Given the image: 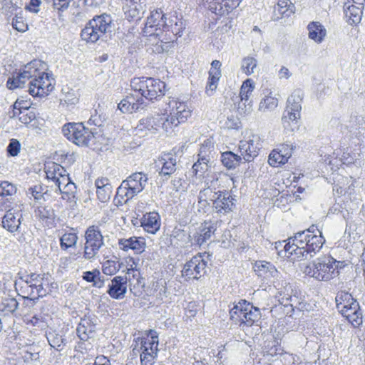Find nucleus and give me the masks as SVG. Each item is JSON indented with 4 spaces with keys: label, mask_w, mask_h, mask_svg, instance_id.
Listing matches in <instances>:
<instances>
[{
    "label": "nucleus",
    "mask_w": 365,
    "mask_h": 365,
    "mask_svg": "<svg viewBox=\"0 0 365 365\" xmlns=\"http://www.w3.org/2000/svg\"><path fill=\"white\" fill-rule=\"evenodd\" d=\"M166 111L168 120L172 127H176L179 124L184 123L191 115L192 110L186 102L180 101L178 98H171L167 103Z\"/></svg>",
    "instance_id": "f8f14e48"
},
{
    "label": "nucleus",
    "mask_w": 365,
    "mask_h": 365,
    "mask_svg": "<svg viewBox=\"0 0 365 365\" xmlns=\"http://www.w3.org/2000/svg\"><path fill=\"white\" fill-rule=\"evenodd\" d=\"M214 207L218 213L225 215L227 212L228 200L225 196L222 198L219 197L214 201Z\"/></svg>",
    "instance_id": "6e6d98bb"
},
{
    "label": "nucleus",
    "mask_w": 365,
    "mask_h": 365,
    "mask_svg": "<svg viewBox=\"0 0 365 365\" xmlns=\"http://www.w3.org/2000/svg\"><path fill=\"white\" fill-rule=\"evenodd\" d=\"M261 318V312L259 308L253 307L250 304V307L245 312V316L242 323L251 326L255 322H258Z\"/></svg>",
    "instance_id": "a19ab883"
},
{
    "label": "nucleus",
    "mask_w": 365,
    "mask_h": 365,
    "mask_svg": "<svg viewBox=\"0 0 365 365\" xmlns=\"http://www.w3.org/2000/svg\"><path fill=\"white\" fill-rule=\"evenodd\" d=\"M151 345L152 349L155 346L158 349V334L155 330H149V334L147 338L138 337L134 340L132 344L133 355L143 354H151L150 347Z\"/></svg>",
    "instance_id": "2eb2a0df"
},
{
    "label": "nucleus",
    "mask_w": 365,
    "mask_h": 365,
    "mask_svg": "<svg viewBox=\"0 0 365 365\" xmlns=\"http://www.w3.org/2000/svg\"><path fill=\"white\" fill-rule=\"evenodd\" d=\"M53 182L58 191L63 194L69 195L70 193H73L76 189V185L71 182L66 170H65V173Z\"/></svg>",
    "instance_id": "2f4dec72"
},
{
    "label": "nucleus",
    "mask_w": 365,
    "mask_h": 365,
    "mask_svg": "<svg viewBox=\"0 0 365 365\" xmlns=\"http://www.w3.org/2000/svg\"><path fill=\"white\" fill-rule=\"evenodd\" d=\"M47 339L51 346L56 350H59L61 349L64 341L62 336L53 332H50L47 334Z\"/></svg>",
    "instance_id": "864d4df0"
},
{
    "label": "nucleus",
    "mask_w": 365,
    "mask_h": 365,
    "mask_svg": "<svg viewBox=\"0 0 365 365\" xmlns=\"http://www.w3.org/2000/svg\"><path fill=\"white\" fill-rule=\"evenodd\" d=\"M40 4L41 0H31L29 5L27 6L26 9H29V11L37 13L38 11V9L36 8L38 7Z\"/></svg>",
    "instance_id": "774afa93"
},
{
    "label": "nucleus",
    "mask_w": 365,
    "mask_h": 365,
    "mask_svg": "<svg viewBox=\"0 0 365 365\" xmlns=\"http://www.w3.org/2000/svg\"><path fill=\"white\" fill-rule=\"evenodd\" d=\"M241 127V122L237 120L233 123L232 129L230 130V136L233 137L235 140H239L240 143L237 150H239L241 153L240 155L235 153L230 147V170L236 168L240 164L242 156L246 162L252 160L258 155V151L260 148L259 137L258 135H252L249 136L247 140L241 139L242 132L239 130Z\"/></svg>",
    "instance_id": "39448f33"
},
{
    "label": "nucleus",
    "mask_w": 365,
    "mask_h": 365,
    "mask_svg": "<svg viewBox=\"0 0 365 365\" xmlns=\"http://www.w3.org/2000/svg\"><path fill=\"white\" fill-rule=\"evenodd\" d=\"M28 193L36 200H41L43 196V188L41 185H35L29 188Z\"/></svg>",
    "instance_id": "052dcab7"
},
{
    "label": "nucleus",
    "mask_w": 365,
    "mask_h": 365,
    "mask_svg": "<svg viewBox=\"0 0 365 365\" xmlns=\"http://www.w3.org/2000/svg\"><path fill=\"white\" fill-rule=\"evenodd\" d=\"M118 244L120 250L125 252L131 250L136 254L142 253L145 247V239L137 237L119 239Z\"/></svg>",
    "instance_id": "412c9836"
},
{
    "label": "nucleus",
    "mask_w": 365,
    "mask_h": 365,
    "mask_svg": "<svg viewBox=\"0 0 365 365\" xmlns=\"http://www.w3.org/2000/svg\"><path fill=\"white\" fill-rule=\"evenodd\" d=\"M257 61L251 56L245 57L242 61V69L243 72L250 76L255 72V69L257 68Z\"/></svg>",
    "instance_id": "49530a36"
},
{
    "label": "nucleus",
    "mask_w": 365,
    "mask_h": 365,
    "mask_svg": "<svg viewBox=\"0 0 365 365\" xmlns=\"http://www.w3.org/2000/svg\"><path fill=\"white\" fill-rule=\"evenodd\" d=\"M133 93L123 98L118 106L123 113H134L147 106L145 100L153 101L165 95V83L159 79L140 77L130 81Z\"/></svg>",
    "instance_id": "f03ea898"
},
{
    "label": "nucleus",
    "mask_w": 365,
    "mask_h": 365,
    "mask_svg": "<svg viewBox=\"0 0 365 365\" xmlns=\"http://www.w3.org/2000/svg\"><path fill=\"white\" fill-rule=\"evenodd\" d=\"M185 29V24L181 18L157 9L148 16L143 33L150 37L153 51L162 53L173 47L174 41L182 36Z\"/></svg>",
    "instance_id": "f257e3e1"
},
{
    "label": "nucleus",
    "mask_w": 365,
    "mask_h": 365,
    "mask_svg": "<svg viewBox=\"0 0 365 365\" xmlns=\"http://www.w3.org/2000/svg\"><path fill=\"white\" fill-rule=\"evenodd\" d=\"M214 143L212 139L207 138L202 143L198 153V160L192 165V173L197 175L198 173H203L207 168V163L209 162V156L211 153Z\"/></svg>",
    "instance_id": "dca6fc26"
},
{
    "label": "nucleus",
    "mask_w": 365,
    "mask_h": 365,
    "mask_svg": "<svg viewBox=\"0 0 365 365\" xmlns=\"http://www.w3.org/2000/svg\"><path fill=\"white\" fill-rule=\"evenodd\" d=\"M335 300L336 309L339 312L352 306L354 303L358 302L354 299L351 294L344 291L339 292L336 296Z\"/></svg>",
    "instance_id": "f704fd0d"
},
{
    "label": "nucleus",
    "mask_w": 365,
    "mask_h": 365,
    "mask_svg": "<svg viewBox=\"0 0 365 365\" xmlns=\"http://www.w3.org/2000/svg\"><path fill=\"white\" fill-rule=\"evenodd\" d=\"M278 106V99L275 97L268 96L262 99L259 106V110L262 112L271 111Z\"/></svg>",
    "instance_id": "37998d69"
},
{
    "label": "nucleus",
    "mask_w": 365,
    "mask_h": 365,
    "mask_svg": "<svg viewBox=\"0 0 365 365\" xmlns=\"http://www.w3.org/2000/svg\"><path fill=\"white\" fill-rule=\"evenodd\" d=\"M293 146L292 145L289 144H283L280 146V148L276 149L277 151L280 152L281 154L283 155V157L285 158L287 161H288L289 158L292 155L293 151Z\"/></svg>",
    "instance_id": "bf43d9fd"
},
{
    "label": "nucleus",
    "mask_w": 365,
    "mask_h": 365,
    "mask_svg": "<svg viewBox=\"0 0 365 365\" xmlns=\"http://www.w3.org/2000/svg\"><path fill=\"white\" fill-rule=\"evenodd\" d=\"M231 101L232 102L231 104L232 110L236 112L237 119L236 120H233L231 123H230V130L232 129L233 123L239 120L238 115L244 116L250 113L252 111V102L250 100L245 101L242 99V97L235 94L231 98Z\"/></svg>",
    "instance_id": "4be33fe9"
},
{
    "label": "nucleus",
    "mask_w": 365,
    "mask_h": 365,
    "mask_svg": "<svg viewBox=\"0 0 365 365\" xmlns=\"http://www.w3.org/2000/svg\"><path fill=\"white\" fill-rule=\"evenodd\" d=\"M120 268V262L114 260H107L102 265L103 272L110 276L115 274Z\"/></svg>",
    "instance_id": "09e8293b"
},
{
    "label": "nucleus",
    "mask_w": 365,
    "mask_h": 365,
    "mask_svg": "<svg viewBox=\"0 0 365 365\" xmlns=\"http://www.w3.org/2000/svg\"><path fill=\"white\" fill-rule=\"evenodd\" d=\"M19 303L13 297L4 298L0 303V312L4 315L14 313L18 308Z\"/></svg>",
    "instance_id": "58836bf2"
},
{
    "label": "nucleus",
    "mask_w": 365,
    "mask_h": 365,
    "mask_svg": "<svg viewBox=\"0 0 365 365\" xmlns=\"http://www.w3.org/2000/svg\"><path fill=\"white\" fill-rule=\"evenodd\" d=\"M22 358L26 363H29L33 361H37L39 358L38 353H32L30 351H26L22 356Z\"/></svg>",
    "instance_id": "0e129e2a"
},
{
    "label": "nucleus",
    "mask_w": 365,
    "mask_h": 365,
    "mask_svg": "<svg viewBox=\"0 0 365 365\" xmlns=\"http://www.w3.org/2000/svg\"><path fill=\"white\" fill-rule=\"evenodd\" d=\"M78 102V98L76 92L73 90H70L63 93V96L61 98V104L64 106L69 108L73 106Z\"/></svg>",
    "instance_id": "a18cd8bd"
},
{
    "label": "nucleus",
    "mask_w": 365,
    "mask_h": 365,
    "mask_svg": "<svg viewBox=\"0 0 365 365\" xmlns=\"http://www.w3.org/2000/svg\"><path fill=\"white\" fill-rule=\"evenodd\" d=\"M29 106L27 104L26 102L24 101H16V103L14 104V108L13 110L20 111V110H29Z\"/></svg>",
    "instance_id": "338daca9"
},
{
    "label": "nucleus",
    "mask_w": 365,
    "mask_h": 365,
    "mask_svg": "<svg viewBox=\"0 0 365 365\" xmlns=\"http://www.w3.org/2000/svg\"><path fill=\"white\" fill-rule=\"evenodd\" d=\"M21 218V210L10 209L3 217L2 225L10 232H19Z\"/></svg>",
    "instance_id": "a211bd4d"
},
{
    "label": "nucleus",
    "mask_w": 365,
    "mask_h": 365,
    "mask_svg": "<svg viewBox=\"0 0 365 365\" xmlns=\"http://www.w3.org/2000/svg\"><path fill=\"white\" fill-rule=\"evenodd\" d=\"M111 17L103 14L94 16L86 25L81 32L82 40L88 43H96L108 32H111Z\"/></svg>",
    "instance_id": "6e6552de"
},
{
    "label": "nucleus",
    "mask_w": 365,
    "mask_h": 365,
    "mask_svg": "<svg viewBox=\"0 0 365 365\" xmlns=\"http://www.w3.org/2000/svg\"><path fill=\"white\" fill-rule=\"evenodd\" d=\"M25 320L28 324H31L39 328H43L46 325V315L41 313L39 314H34L31 318L26 317Z\"/></svg>",
    "instance_id": "603ef678"
},
{
    "label": "nucleus",
    "mask_w": 365,
    "mask_h": 365,
    "mask_svg": "<svg viewBox=\"0 0 365 365\" xmlns=\"http://www.w3.org/2000/svg\"><path fill=\"white\" fill-rule=\"evenodd\" d=\"M96 195L101 202H105L110 200L113 192V186L108 178L101 177L96 180Z\"/></svg>",
    "instance_id": "b1692460"
},
{
    "label": "nucleus",
    "mask_w": 365,
    "mask_h": 365,
    "mask_svg": "<svg viewBox=\"0 0 365 365\" xmlns=\"http://www.w3.org/2000/svg\"><path fill=\"white\" fill-rule=\"evenodd\" d=\"M216 231L215 225L210 222H205L200 227L199 232L195 236V242L199 245H202L210 240Z\"/></svg>",
    "instance_id": "7c9ffc66"
},
{
    "label": "nucleus",
    "mask_w": 365,
    "mask_h": 365,
    "mask_svg": "<svg viewBox=\"0 0 365 365\" xmlns=\"http://www.w3.org/2000/svg\"><path fill=\"white\" fill-rule=\"evenodd\" d=\"M43 63L38 60H34L27 63L21 71L16 76L9 78L6 86L10 90L24 87L27 81L29 91L33 96H47L54 88V80L48 73L40 68Z\"/></svg>",
    "instance_id": "7ed1b4c3"
},
{
    "label": "nucleus",
    "mask_w": 365,
    "mask_h": 365,
    "mask_svg": "<svg viewBox=\"0 0 365 365\" xmlns=\"http://www.w3.org/2000/svg\"><path fill=\"white\" fill-rule=\"evenodd\" d=\"M207 261L200 254L187 262L182 270V276L187 279H199L207 273Z\"/></svg>",
    "instance_id": "ddd939ff"
},
{
    "label": "nucleus",
    "mask_w": 365,
    "mask_h": 365,
    "mask_svg": "<svg viewBox=\"0 0 365 365\" xmlns=\"http://www.w3.org/2000/svg\"><path fill=\"white\" fill-rule=\"evenodd\" d=\"M143 229L151 234H155L160 227V216L155 212L145 214L140 220Z\"/></svg>",
    "instance_id": "bb28decb"
},
{
    "label": "nucleus",
    "mask_w": 365,
    "mask_h": 365,
    "mask_svg": "<svg viewBox=\"0 0 365 365\" xmlns=\"http://www.w3.org/2000/svg\"><path fill=\"white\" fill-rule=\"evenodd\" d=\"M363 6L364 4L351 3L349 0H347V2L344 3V13L346 18H348L350 21V24H357L361 21L363 13Z\"/></svg>",
    "instance_id": "cd10ccee"
},
{
    "label": "nucleus",
    "mask_w": 365,
    "mask_h": 365,
    "mask_svg": "<svg viewBox=\"0 0 365 365\" xmlns=\"http://www.w3.org/2000/svg\"><path fill=\"white\" fill-rule=\"evenodd\" d=\"M40 220L45 222L48 225L52 224L55 219V212L50 206L39 207L36 211Z\"/></svg>",
    "instance_id": "4c0bfd02"
},
{
    "label": "nucleus",
    "mask_w": 365,
    "mask_h": 365,
    "mask_svg": "<svg viewBox=\"0 0 365 365\" xmlns=\"http://www.w3.org/2000/svg\"><path fill=\"white\" fill-rule=\"evenodd\" d=\"M19 291L24 299L34 302L46 295L41 294L38 285L30 282L28 280V278H24V279H23V283L20 286Z\"/></svg>",
    "instance_id": "393cba45"
},
{
    "label": "nucleus",
    "mask_w": 365,
    "mask_h": 365,
    "mask_svg": "<svg viewBox=\"0 0 365 365\" xmlns=\"http://www.w3.org/2000/svg\"><path fill=\"white\" fill-rule=\"evenodd\" d=\"M96 130V128L89 130L82 123H68L62 127V133L68 140L82 146L96 143L98 135Z\"/></svg>",
    "instance_id": "1a4fd4ad"
},
{
    "label": "nucleus",
    "mask_w": 365,
    "mask_h": 365,
    "mask_svg": "<svg viewBox=\"0 0 365 365\" xmlns=\"http://www.w3.org/2000/svg\"><path fill=\"white\" fill-rule=\"evenodd\" d=\"M220 66L221 63L219 61L215 60L212 62L206 86V93L208 96H211L217 88V81L221 76Z\"/></svg>",
    "instance_id": "a878e982"
},
{
    "label": "nucleus",
    "mask_w": 365,
    "mask_h": 365,
    "mask_svg": "<svg viewBox=\"0 0 365 365\" xmlns=\"http://www.w3.org/2000/svg\"><path fill=\"white\" fill-rule=\"evenodd\" d=\"M65 168L61 165L54 162H48L45 164L44 170L46 178L55 182L63 173H65Z\"/></svg>",
    "instance_id": "c9c22d12"
},
{
    "label": "nucleus",
    "mask_w": 365,
    "mask_h": 365,
    "mask_svg": "<svg viewBox=\"0 0 365 365\" xmlns=\"http://www.w3.org/2000/svg\"><path fill=\"white\" fill-rule=\"evenodd\" d=\"M325 240L322 232L312 225L307 230L297 232L288 239L284 251L291 260L299 261L313 257L322 247Z\"/></svg>",
    "instance_id": "20e7f679"
},
{
    "label": "nucleus",
    "mask_w": 365,
    "mask_h": 365,
    "mask_svg": "<svg viewBox=\"0 0 365 365\" xmlns=\"http://www.w3.org/2000/svg\"><path fill=\"white\" fill-rule=\"evenodd\" d=\"M303 92L301 90L294 91L287 101L286 109L282 117V123L284 128L287 129L290 122L297 124V120L300 118Z\"/></svg>",
    "instance_id": "9b49d317"
},
{
    "label": "nucleus",
    "mask_w": 365,
    "mask_h": 365,
    "mask_svg": "<svg viewBox=\"0 0 365 365\" xmlns=\"http://www.w3.org/2000/svg\"><path fill=\"white\" fill-rule=\"evenodd\" d=\"M176 156L173 154H164L158 160V164L161 165V170L159 172V175L165 178L164 180H168V178L176 170Z\"/></svg>",
    "instance_id": "5701e85b"
},
{
    "label": "nucleus",
    "mask_w": 365,
    "mask_h": 365,
    "mask_svg": "<svg viewBox=\"0 0 365 365\" xmlns=\"http://www.w3.org/2000/svg\"><path fill=\"white\" fill-rule=\"evenodd\" d=\"M21 144L16 139H11L7 146L8 154L11 156H16L20 150Z\"/></svg>",
    "instance_id": "4d7b16f0"
},
{
    "label": "nucleus",
    "mask_w": 365,
    "mask_h": 365,
    "mask_svg": "<svg viewBox=\"0 0 365 365\" xmlns=\"http://www.w3.org/2000/svg\"><path fill=\"white\" fill-rule=\"evenodd\" d=\"M255 88V82L248 78L245 80L241 86L240 92L237 95L242 98L245 101H248L250 96L252 94Z\"/></svg>",
    "instance_id": "c03bdc74"
},
{
    "label": "nucleus",
    "mask_w": 365,
    "mask_h": 365,
    "mask_svg": "<svg viewBox=\"0 0 365 365\" xmlns=\"http://www.w3.org/2000/svg\"><path fill=\"white\" fill-rule=\"evenodd\" d=\"M13 117L18 116L19 120L24 124H29L32 120H34L36 115L35 112L33 110H13Z\"/></svg>",
    "instance_id": "de8ad7c7"
},
{
    "label": "nucleus",
    "mask_w": 365,
    "mask_h": 365,
    "mask_svg": "<svg viewBox=\"0 0 365 365\" xmlns=\"http://www.w3.org/2000/svg\"><path fill=\"white\" fill-rule=\"evenodd\" d=\"M24 278H28V280L30 282H32L35 284L36 285H38V289L40 292H41V294H47L48 287L49 284V279L48 274L43 273V274H37V273H31L29 274H27L24 277Z\"/></svg>",
    "instance_id": "473e14b6"
},
{
    "label": "nucleus",
    "mask_w": 365,
    "mask_h": 365,
    "mask_svg": "<svg viewBox=\"0 0 365 365\" xmlns=\"http://www.w3.org/2000/svg\"><path fill=\"white\" fill-rule=\"evenodd\" d=\"M78 235L74 232H66L60 238L61 250H66L76 246L78 241Z\"/></svg>",
    "instance_id": "ea45409f"
},
{
    "label": "nucleus",
    "mask_w": 365,
    "mask_h": 365,
    "mask_svg": "<svg viewBox=\"0 0 365 365\" xmlns=\"http://www.w3.org/2000/svg\"><path fill=\"white\" fill-rule=\"evenodd\" d=\"M71 0H53V5L54 8L58 10H64L68 7Z\"/></svg>",
    "instance_id": "69168bd1"
},
{
    "label": "nucleus",
    "mask_w": 365,
    "mask_h": 365,
    "mask_svg": "<svg viewBox=\"0 0 365 365\" xmlns=\"http://www.w3.org/2000/svg\"><path fill=\"white\" fill-rule=\"evenodd\" d=\"M151 345L150 347V353L151 354H140V362L142 365H153L154 363V359L155 356H157L158 353V349H155V346H153V349H152Z\"/></svg>",
    "instance_id": "5fc2aeb1"
},
{
    "label": "nucleus",
    "mask_w": 365,
    "mask_h": 365,
    "mask_svg": "<svg viewBox=\"0 0 365 365\" xmlns=\"http://www.w3.org/2000/svg\"><path fill=\"white\" fill-rule=\"evenodd\" d=\"M16 192V186L8 181H0V197L12 196Z\"/></svg>",
    "instance_id": "3c124183"
},
{
    "label": "nucleus",
    "mask_w": 365,
    "mask_h": 365,
    "mask_svg": "<svg viewBox=\"0 0 365 365\" xmlns=\"http://www.w3.org/2000/svg\"><path fill=\"white\" fill-rule=\"evenodd\" d=\"M139 277V271L135 268L130 267L127 269V272L124 279H126V282H129L130 283L135 279L137 281V283H138Z\"/></svg>",
    "instance_id": "13d9d810"
},
{
    "label": "nucleus",
    "mask_w": 365,
    "mask_h": 365,
    "mask_svg": "<svg viewBox=\"0 0 365 365\" xmlns=\"http://www.w3.org/2000/svg\"><path fill=\"white\" fill-rule=\"evenodd\" d=\"M250 307V303L246 300L242 299L230 310V319L235 322H242L245 316V312Z\"/></svg>",
    "instance_id": "72a5a7b5"
},
{
    "label": "nucleus",
    "mask_w": 365,
    "mask_h": 365,
    "mask_svg": "<svg viewBox=\"0 0 365 365\" xmlns=\"http://www.w3.org/2000/svg\"><path fill=\"white\" fill-rule=\"evenodd\" d=\"M96 275H99V271L97 269H94L93 271H87L83 272V279L88 282H93Z\"/></svg>",
    "instance_id": "e2e57ef3"
},
{
    "label": "nucleus",
    "mask_w": 365,
    "mask_h": 365,
    "mask_svg": "<svg viewBox=\"0 0 365 365\" xmlns=\"http://www.w3.org/2000/svg\"><path fill=\"white\" fill-rule=\"evenodd\" d=\"M254 270L259 277L272 282H274V279H277L279 274L275 267L266 261L257 262Z\"/></svg>",
    "instance_id": "f3484780"
},
{
    "label": "nucleus",
    "mask_w": 365,
    "mask_h": 365,
    "mask_svg": "<svg viewBox=\"0 0 365 365\" xmlns=\"http://www.w3.org/2000/svg\"><path fill=\"white\" fill-rule=\"evenodd\" d=\"M287 162L283 155L277 150H272L269 155L268 163L272 167H279L285 164Z\"/></svg>",
    "instance_id": "8fccbe9b"
},
{
    "label": "nucleus",
    "mask_w": 365,
    "mask_h": 365,
    "mask_svg": "<svg viewBox=\"0 0 365 365\" xmlns=\"http://www.w3.org/2000/svg\"><path fill=\"white\" fill-rule=\"evenodd\" d=\"M127 282L123 277L116 276L111 279L107 293L114 299H122L127 292Z\"/></svg>",
    "instance_id": "aec40b11"
},
{
    "label": "nucleus",
    "mask_w": 365,
    "mask_h": 365,
    "mask_svg": "<svg viewBox=\"0 0 365 365\" xmlns=\"http://www.w3.org/2000/svg\"><path fill=\"white\" fill-rule=\"evenodd\" d=\"M339 262L330 256L319 257L307 265L303 272L319 281H329L338 273Z\"/></svg>",
    "instance_id": "423d86ee"
},
{
    "label": "nucleus",
    "mask_w": 365,
    "mask_h": 365,
    "mask_svg": "<svg viewBox=\"0 0 365 365\" xmlns=\"http://www.w3.org/2000/svg\"><path fill=\"white\" fill-rule=\"evenodd\" d=\"M210 7L217 15L225 16L228 14L227 0H214L210 3Z\"/></svg>",
    "instance_id": "79ce46f5"
},
{
    "label": "nucleus",
    "mask_w": 365,
    "mask_h": 365,
    "mask_svg": "<svg viewBox=\"0 0 365 365\" xmlns=\"http://www.w3.org/2000/svg\"><path fill=\"white\" fill-rule=\"evenodd\" d=\"M96 318L91 316H85L79 322L76 333L82 341H87L94 333L96 329Z\"/></svg>",
    "instance_id": "6ab92c4d"
},
{
    "label": "nucleus",
    "mask_w": 365,
    "mask_h": 365,
    "mask_svg": "<svg viewBox=\"0 0 365 365\" xmlns=\"http://www.w3.org/2000/svg\"><path fill=\"white\" fill-rule=\"evenodd\" d=\"M12 26L14 29L24 32L27 29V24H24L21 19L16 18L13 19Z\"/></svg>",
    "instance_id": "680f3d73"
},
{
    "label": "nucleus",
    "mask_w": 365,
    "mask_h": 365,
    "mask_svg": "<svg viewBox=\"0 0 365 365\" xmlns=\"http://www.w3.org/2000/svg\"><path fill=\"white\" fill-rule=\"evenodd\" d=\"M309 38L317 43H322L327 36V30L319 22L312 21L307 26Z\"/></svg>",
    "instance_id": "c756f323"
},
{
    "label": "nucleus",
    "mask_w": 365,
    "mask_h": 365,
    "mask_svg": "<svg viewBox=\"0 0 365 365\" xmlns=\"http://www.w3.org/2000/svg\"><path fill=\"white\" fill-rule=\"evenodd\" d=\"M148 177L143 173H135L123 180L117 188L115 200L118 203L125 204L145 188Z\"/></svg>",
    "instance_id": "0eeeda50"
},
{
    "label": "nucleus",
    "mask_w": 365,
    "mask_h": 365,
    "mask_svg": "<svg viewBox=\"0 0 365 365\" xmlns=\"http://www.w3.org/2000/svg\"><path fill=\"white\" fill-rule=\"evenodd\" d=\"M295 6L290 0H279L277 6L274 9V12L277 11L281 16H277L274 20H277L284 16H289L294 13Z\"/></svg>",
    "instance_id": "e433bc0d"
},
{
    "label": "nucleus",
    "mask_w": 365,
    "mask_h": 365,
    "mask_svg": "<svg viewBox=\"0 0 365 365\" xmlns=\"http://www.w3.org/2000/svg\"><path fill=\"white\" fill-rule=\"evenodd\" d=\"M85 240L83 257L91 261L95 259L104 245L103 237L99 227L95 225L89 226L85 232Z\"/></svg>",
    "instance_id": "9d476101"
},
{
    "label": "nucleus",
    "mask_w": 365,
    "mask_h": 365,
    "mask_svg": "<svg viewBox=\"0 0 365 365\" xmlns=\"http://www.w3.org/2000/svg\"><path fill=\"white\" fill-rule=\"evenodd\" d=\"M160 128H163L166 132L172 129L169 120H168L167 113L157 114L153 116L143 118L139 121L135 129L137 131L143 132L148 130L154 132Z\"/></svg>",
    "instance_id": "4468645a"
},
{
    "label": "nucleus",
    "mask_w": 365,
    "mask_h": 365,
    "mask_svg": "<svg viewBox=\"0 0 365 365\" xmlns=\"http://www.w3.org/2000/svg\"><path fill=\"white\" fill-rule=\"evenodd\" d=\"M354 327L362 323V313L359 302L340 312Z\"/></svg>",
    "instance_id": "c85d7f7f"
}]
</instances>
